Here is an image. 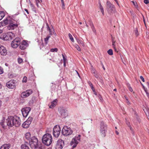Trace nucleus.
I'll list each match as a JSON object with an SVG mask.
<instances>
[{
  "instance_id": "e2e57ef3",
  "label": "nucleus",
  "mask_w": 149,
  "mask_h": 149,
  "mask_svg": "<svg viewBox=\"0 0 149 149\" xmlns=\"http://www.w3.org/2000/svg\"><path fill=\"white\" fill-rule=\"evenodd\" d=\"M147 86L148 87V88H149V83L147 82Z\"/></svg>"
},
{
  "instance_id": "c756f323",
  "label": "nucleus",
  "mask_w": 149,
  "mask_h": 149,
  "mask_svg": "<svg viewBox=\"0 0 149 149\" xmlns=\"http://www.w3.org/2000/svg\"><path fill=\"white\" fill-rule=\"evenodd\" d=\"M88 83L89 85L91 87L92 90H94V89H95L93 87V85L92 84V83L90 81L88 82Z\"/></svg>"
},
{
  "instance_id": "13d9d810",
  "label": "nucleus",
  "mask_w": 149,
  "mask_h": 149,
  "mask_svg": "<svg viewBox=\"0 0 149 149\" xmlns=\"http://www.w3.org/2000/svg\"><path fill=\"white\" fill-rule=\"evenodd\" d=\"M24 10H25V11H26V12L28 14H29V13L28 11V10L27 9H24Z\"/></svg>"
},
{
  "instance_id": "f03ea898",
  "label": "nucleus",
  "mask_w": 149,
  "mask_h": 149,
  "mask_svg": "<svg viewBox=\"0 0 149 149\" xmlns=\"http://www.w3.org/2000/svg\"><path fill=\"white\" fill-rule=\"evenodd\" d=\"M3 22L5 24H8L7 28L8 30H14L18 26L17 23L10 17H8L4 20Z\"/></svg>"
},
{
  "instance_id": "0e129e2a",
  "label": "nucleus",
  "mask_w": 149,
  "mask_h": 149,
  "mask_svg": "<svg viewBox=\"0 0 149 149\" xmlns=\"http://www.w3.org/2000/svg\"><path fill=\"white\" fill-rule=\"evenodd\" d=\"M116 133L117 135H118L119 134V132L117 131H116Z\"/></svg>"
},
{
  "instance_id": "2f4dec72",
  "label": "nucleus",
  "mask_w": 149,
  "mask_h": 149,
  "mask_svg": "<svg viewBox=\"0 0 149 149\" xmlns=\"http://www.w3.org/2000/svg\"><path fill=\"white\" fill-rule=\"evenodd\" d=\"M38 149H45V146L43 145H38Z\"/></svg>"
},
{
  "instance_id": "680f3d73",
  "label": "nucleus",
  "mask_w": 149,
  "mask_h": 149,
  "mask_svg": "<svg viewBox=\"0 0 149 149\" xmlns=\"http://www.w3.org/2000/svg\"><path fill=\"white\" fill-rule=\"evenodd\" d=\"M30 3L31 6L32 7L33 6V5L32 4L31 2H30Z\"/></svg>"
},
{
  "instance_id": "4d7b16f0",
  "label": "nucleus",
  "mask_w": 149,
  "mask_h": 149,
  "mask_svg": "<svg viewBox=\"0 0 149 149\" xmlns=\"http://www.w3.org/2000/svg\"><path fill=\"white\" fill-rule=\"evenodd\" d=\"M94 76L97 78L98 77V75L96 74L95 73L94 74Z\"/></svg>"
},
{
  "instance_id": "69168bd1",
  "label": "nucleus",
  "mask_w": 149,
  "mask_h": 149,
  "mask_svg": "<svg viewBox=\"0 0 149 149\" xmlns=\"http://www.w3.org/2000/svg\"><path fill=\"white\" fill-rule=\"evenodd\" d=\"M76 72H77V74L78 75V76H79V77H80V75H79V73L77 71H76Z\"/></svg>"
},
{
  "instance_id": "0eeeda50",
  "label": "nucleus",
  "mask_w": 149,
  "mask_h": 149,
  "mask_svg": "<svg viewBox=\"0 0 149 149\" xmlns=\"http://www.w3.org/2000/svg\"><path fill=\"white\" fill-rule=\"evenodd\" d=\"M81 135H79L76 136L72 140L70 144L71 145L73 144L72 147L75 148L77 145L78 143L80 140Z\"/></svg>"
},
{
  "instance_id": "09e8293b",
  "label": "nucleus",
  "mask_w": 149,
  "mask_h": 149,
  "mask_svg": "<svg viewBox=\"0 0 149 149\" xmlns=\"http://www.w3.org/2000/svg\"><path fill=\"white\" fill-rule=\"evenodd\" d=\"M52 31H52V30L51 29L50 31H49L50 34L52 35L53 33H54V30H53Z\"/></svg>"
},
{
  "instance_id": "f704fd0d",
  "label": "nucleus",
  "mask_w": 149,
  "mask_h": 149,
  "mask_svg": "<svg viewBox=\"0 0 149 149\" xmlns=\"http://www.w3.org/2000/svg\"><path fill=\"white\" fill-rule=\"evenodd\" d=\"M61 0V2L62 5V8L63 9H65L64 7H65V5L64 1H63V0Z\"/></svg>"
},
{
  "instance_id": "72a5a7b5",
  "label": "nucleus",
  "mask_w": 149,
  "mask_h": 149,
  "mask_svg": "<svg viewBox=\"0 0 149 149\" xmlns=\"http://www.w3.org/2000/svg\"><path fill=\"white\" fill-rule=\"evenodd\" d=\"M107 53L110 55H112L113 54V52L112 49H109Z\"/></svg>"
},
{
  "instance_id": "4468645a",
  "label": "nucleus",
  "mask_w": 149,
  "mask_h": 149,
  "mask_svg": "<svg viewBox=\"0 0 149 149\" xmlns=\"http://www.w3.org/2000/svg\"><path fill=\"white\" fill-rule=\"evenodd\" d=\"M32 119V117H29L27 120L22 124V127L26 128H28L31 124Z\"/></svg>"
},
{
  "instance_id": "c85d7f7f",
  "label": "nucleus",
  "mask_w": 149,
  "mask_h": 149,
  "mask_svg": "<svg viewBox=\"0 0 149 149\" xmlns=\"http://www.w3.org/2000/svg\"><path fill=\"white\" fill-rule=\"evenodd\" d=\"M50 36H48L44 39V41L45 44H47L48 42V40L50 38Z\"/></svg>"
},
{
  "instance_id": "f3484780",
  "label": "nucleus",
  "mask_w": 149,
  "mask_h": 149,
  "mask_svg": "<svg viewBox=\"0 0 149 149\" xmlns=\"http://www.w3.org/2000/svg\"><path fill=\"white\" fill-rule=\"evenodd\" d=\"M15 80H11L7 83L6 86L10 88H13L15 87Z\"/></svg>"
},
{
  "instance_id": "39448f33",
  "label": "nucleus",
  "mask_w": 149,
  "mask_h": 149,
  "mask_svg": "<svg viewBox=\"0 0 149 149\" xmlns=\"http://www.w3.org/2000/svg\"><path fill=\"white\" fill-rule=\"evenodd\" d=\"M107 130V125L103 121L100 122V130L101 136L104 137L106 136Z\"/></svg>"
},
{
  "instance_id": "1a4fd4ad",
  "label": "nucleus",
  "mask_w": 149,
  "mask_h": 149,
  "mask_svg": "<svg viewBox=\"0 0 149 149\" xmlns=\"http://www.w3.org/2000/svg\"><path fill=\"white\" fill-rule=\"evenodd\" d=\"M61 131V128L59 125L55 126L53 130V134L54 136L55 137H58L60 134Z\"/></svg>"
},
{
  "instance_id": "37998d69",
  "label": "nucleus",
  "mask_w": 149,
  "mask_h": 149,
  "mask_svg": "<svg viewBox=\"0 0 149 149\" xmlns=\"http://www.w3.org/2000/svg\"><path fill=\"white\" fill-rule=\"evenodd\" d=\"M62 56L63 58V62H66L67 59L64 56V55L63 54H62Z\"/></svg>"
},
{
  "instance_id": "6e6552de",
  "label": "nucleus",
  "mask_w": 149,
  "mask_h": 149,
  "mask_svg": "<svg viewBox=\"0 0 149 149\" xmlns=\"http://www.w3.org/2000/svg\"><path fill=\"white\" fill-rule=\"evenodd\" d=\"M61 132L63 135L67 136L71 134L72 133V131L70 128L65 126L62 129Z\"/></svg>"
},
{
  "instance_id": "b1692460",
  "label": "nucleus",
  "mask_w": 149,
  "mask_h": 149,
  "mask_svg": "<svg viewBox=\"0 0 149 149\" xmlns=\"http://www.w3.org/2000/svg\"><path fill=\"white\" fill-rule=\"evenodd\" d=\"M76 40H77V43L79 44V45H81L83 46H84V45L83 43V42L81 40L79 39L78 38H76Z\"/></svg>"
},
{
  "instance_id": "2eb2a0df",
  "label": "nucleus",
  "mask_w": 149,
  "mask_h": 149,
  "mask_svg": "<svg viewBox=\"0 0 149 149\" xmlns=\"http://www.w3.org/2000/svg\"><path fill=\"white\" fill-rule=\"evenodd\" d=\"M31 109L29 107H26L23 108L21 110L22 115L24 117H26L28 116Z\"/></svg>"
},
{
  "instance_id": "ea45409f",
  "label": "nucleus",
  "mask_w": 149,
  "mask_h": 149,
  "mask_svg": "<svg viewBox=\"0 0 149 149\" xmlns=\"http://www.w3.org/2000/svg\"><path fill=\"white\" fill-rule=\"evenodd\" d=\"M36 5L38 6V3H40L42 2L41 0H36Z\"/></svg>"
},
{
  "instance_id": "412c9836",
  "label": "nucleus",
  "mask_w": 149,
  "mask_h": 149,
  "mask_svg": "<svg viewBox=\"0 0 149 149\" xmlns=\"http://www.w3.org/2000/svg\"><path fill=\"white\" fill-rule=\"evenodd\" d=\"M58 100L57 99H55L51 102V104L49 106L50 108H53L56 105Z\"/></svg>"
},
{
  "instance_id": "393cba45",
  "label": "nucleus",
  "mask_w": 149,
  "mask_h": 149,
  "mask_svg": "<svg viewBox=\"0 0 149 149\" xmlns=\"http://www.w3.org/2000/svg\"><path fill=\"white\" fill-rule=\"evenodd\" d=\"M31 134L29 132H27L25 134V138L28 140H31Z\"/></svg>"
},
{
  "instance_id": "7ed1b4c3",
  "label": "nucleus",
  "mask_w": 149,
  "mask_h": 149,
  "mask_svg": "<svg viewBox=\"0 0 149 149\" xmlns=\"http://www.w3.org/2000/svg\"><path fill=\"white\" fill-rule=\"evenodd\" d=\"M42 140L44 144L47 146H49L52 142V136L50 134H46L42 136Z\"/></svg>"
},
{
  "instance_id": "473e14b6",
  "label": "nucleus",
  "mask_w": 149,
  "mask_h": 149,
  "mask_svg": "<svg viewBox=\"0 0 149 149\" xmlns=\"http://www.w3.org/2000/svg\"><path fill=\"white\" fill-rule=\"evenodd\" d=\"M74 46L79 51H81V49L78 45L77 44H75L74 45Z\"/></svg>"
},
{
  "instance_id": "58836bf2",
  "label": "nucleus",
  "mask_w": 149,
  "mask_h": 149,
  "mask_svg": "<svg viewBox=\"0 0 149 149\" xmlns=\"http://www.w3.org/2000/svg\"><path fill=\"white\" fill-rule=\"evenodd\" d=\"M58 51V49L56 48H54V49H52L50 50V51L51 52H57Z\"/></svg>"
},
{
  "instance_id": "4c0bfd02",
  "label": "nucleus",
  "mask_w": 149,
  "mask_h": 149,
  "mask_svg": "<svg viewBox=\"0 0 149 149\" xmlns=\"http://www.w3.org/2000/svg\"><path fill=\"white\" fill-rule=\"evenodd\" d=\"M0 124L1 125L2 127H3V128H5V125L4 124V121H2L0 123Z\"/></svg>"
},
{
  "instance_id": "de8ad7c7",
  "label": "nucleus",
  "mask_w": 149,
  "mask_h": 149,
  "mask_svg": "<svg viewBox=\"0 0 149 149\" xmlns=\"http://www.w3.org/2000/svg\"><path fill=\"white\" fill-rule=\"evenodd\" d=\"M134 31L136 35L137 36L138 35V30H137V29H136V30H135Z\"/></svg>"
},
{
  "instance_id": "423d86ee",
  "label": "nucleus",
  "mask_w": 149,
  "mask_h": 149,
  "mask_svg": "<svg viewBox=\"0 0 149 149\" xmlns=\"http://www.w3.org/2000/svg\"><path fill=\"white\" fill-rule=\"evenodd\" d=\"M106 4L108 13L110 14L114 13L115 11V9L114 6L108 1H107Z\"/></svg>"
},
{
  "instance_id": "3c124183",
  "label": "nucleus",
  "mask_w": 149,
  "mask_h": 149,
  "mask_svg": "<svg viewBox=\"0 0 149 149\" xmlns=\"http://www.w3.org/2000/svg\"><path fill=\"white\" fill-rule=\"evenodd\" d=\"M144 2L145 4H147L149 3V0H144Z\"/></svg>"
},
{
  "instance_id": "9d476101",
  "label": "nucleus",
  "mask_w": 149,
  "mask_h": 149,
  "mask_svg": "<svg viewBox=\"0 0 149 149\" xmlns=\"http://www.w3.org/2000/svg\"><path fill=\"white\" fill-rule=\"evenodd\" d=\"M15 37V34L11 32H8L3 35V39L5 40H11Z\"/></svg>"
},
{
  "instance_id": "5fc2aeb1",
  "label": "nucleus",
  "mask_w": 149,
  "mask_h": 149,
  "mask_svg": "<svg viewBox=\"0 0 149 149\" xmlns=\"http://www.w3.org/2000/svg\"><path fill=\"white\" fill-rule=\"evenodd\" d=\"M92 72L94 74L95 73V70L93 68H92Z\"/></svg>"
},
{
  "instance_id": "20e7f679",
  "label": "nucleus",
  "mask_w": 149,
  "mask_h": 149,
  "mask_svg": "<svg viewBox=\"0 0 149 149\" xmlns=\"http://www.w3.org/2000/svg\"><path fill=\"white\" fill-rule=\"evenodd\" d=\"M29 144L31 147L34 149H37L38 146V139L35 136L31 138L29 140Z\"/></svg>"
},
{
  "instance_id": "cd10ccee",
  "label": "nucleus",
  "mask_w": 149,
  "mask_h": 149,
  "mask_svg": "<svg viewBox=\"0 0 149 149\" xmlns=\"http://www.w3.org/2000/svg\"><path fill=\"white\" fill-rule=\"evenodd\" d=\"M4 16V13L3 11H0V20L2 19Z\"/></svg>"
},
{
  "instance_id": "a18cd8bd",
  "label": "nucleus",
  "mask_w": 149,
  "mask_h": 149,
  "mask_svg": "<svg viewBox=\"0 0 149 149\" xmlns=\"http://www.w3.org/2000/svg\"><path fill=\"white\" fill-rule=\"evenodd\" d=\"M126 123L128 125V126L130 127V129L131 130L132 129V127L130 126V125L129 123L127 121L126 122Z\"/></svg>"
},
{
  "instance_id": "a19ab883",
  "label": "nucleus",
  "mask_w": 149,
  "mask_h": 149,
  "mask_svg": "<svg viewBox=\"0 0 149 149\" xmlns=\"http://www.w3.org/2000/svg\"><path fill=\"white\" fill-rule=\"evenodd\" d=\"M89 22L90 25L91 26V28L94 27L93 23L91 21H89Z\"/></svg>"
},
{
  "instance_id": "603ef678",
  "label": "nucleus",
  "mask_w": 149,
  "mask_h": 149,
  "mask_svg": "<svg viewBox=\"0 0 149 149\" xmlns=\"http://www.w3.org/2000/svg\"><path fill=\"white\" fill-rule=\"evenodd\" d=\"M92 30V31H93L94 32V33H95V32H96V30L95 29V28H94V27H92L91 28Z\"/></svg>"
},
{
  "instance_id": "6ab92c4d",
  "label": "nucleus",
  "mask_w": 149,
  "mask_h": 149,
  "mask_svg": "<svg viewBox=\"0 0 149 149\" xmlns=\"http://www.w3.org/2000/svg\"><path fill=\"white\" fill-rule=\"evenodd\" d=\"M0 54L2 55L5 56L7 54V51L3 46L0 45Z\"/></svg>"
},
{
  "instance_id": "bb28decb",
  "label": "nucleus",
  "mask_w": 149,
  "mask_h": 149,
  "mask_svg": "<svg viewBox=\"0 0 149 149\" xmlns=\"http://www.w3.org/2000/svg\"><path fill=\"white\" fill-rule=\"evenodd\" d=\"M99 8L101 10V12L102 13V14L103 15H104V10L103 7L101 5L100 3H99Z\"/></svg>"
},
{
  "instance_id": "4be33fe9",
  "label": "nucleus",
  "mask_w": 149,
  "mask_h": 149,
  "mask_svg": "<svg viewBox=\"0 0 149 149\" xmlns=\"http://www.w3.org/2000/svg\"><path fill=\"white\" fill-rule=\"evenodd\" d=\"M10 147V144H5L2 145L0 148V149H9Z\"/></svg>"
},
{
  "instance_id": "49530a36",
  "label": "nucleus",
  "mask_w": 149,
  "mask_h": 149,
  "mask_svg": "<svg viewBox=\"0 0 149 149\" xmlns=\"http://www.w3.org/2000/svg\"><path fill=\"white\" fill-rule=\"evenodd\" d=\"M140 79L143 82H144L145 80L143 78V77L142 76H140Z\"/></svg>"
},
{
  "instance_id": "ddd939ff",
  "label": "nucleus",
  "mask_w": 149,
  "mask_h": 149,
  "mask_svg": "<svg viewBox=\"0 0 149 149\" xmlns=\"http://www.w3.org/2000/svg\"><path fill=\"white\" fill-rule=\"evenodd\" d=\"M58 110L61 116L65 117L68 116V111L66 109L60 107L58 108Z\"/></svg>"
},
{
  "instance_id": "c03bdc74",
  "label": "nucleus",
  "mask_w": 149,
  "mask_h": 149,
  "mask_svg": "<svg viewBox=\"0 0 149 149\" xmlns=\"http://www.w3.org/2000/svg\"><path fill=\"white\" fill-rule=\"evenodd\" d=\"M3 73V69L2 68L0 67V74Z\"/></svg>"
},
{
  "instance_id": "aec40b11",
  "label": "nucleus",
  "mask_w": 149,
  "mask_h": 149,
  "mask_svg": "<svg viewBox=\"0 0 149 149\" xmlns=\"http://www.w3.org/2000/svg\"><path fill=\"white\" fill-rule=\"evenodd\" d=\"M143 109L149 120V108L146 106V107L143 108Z\"/></svg>"
},
{
  "instance_id": "bf43d9fd",
  "label": "nucleus",
  "mask_w": 149,
  "mask_h": 149,
  "mask_svg": "<svg viewBox=\"0 0 149 149\" xmlns=\"http://www.w3.org/2000/svg\"><path fill=\"white\" fill-rule=\"evenodd\" d=\"M2 85L0 83V89H1L2 88Z\"/></svg>"
},
{
  "instance_id": "052dcab7",
  "label": "nucleus",
  "mask_w": 149,
  "mask_h": 149,
  "mask_svg": "<svg viewBox=\"0 0 149 149\" xmlns=\"http://www.w3.org/2000/svg\"><path fill=\"white\" fill-rule=\"evenodd\" d=\"M114 1H116V2L117 3V4L118 5L119 4H118V1L117 0H114Z\"/></svg>"
},
{
  "instance_id": "a878e982",
  "label": "nucleus",
  "mask_w": 149,
  "mask_h": 149,
  "mask_svg": "<svg viewBox=\"0 0 149 149\" xmlns=\"http://www.w3.org/2000/svg\"><path fill=\"white\" fill-rule=\"evenodd\" d=\"M21 149H30L29 147L26 144H24L21 146Z\"/></svg>"
},
{
  "instance_id": "f257e3e1",
  "label": "nucleus",
  "mask_w": 149,
  "mask_h": 149,
  "mask_svg": "<svg viewBox=\"0 0 149 149\" xmlns=\"http://www.w3.org/2000/svg\"><path fill=\"white\" fill-rule=\"evenodd\" d=\"M7 125L10 127L14 126L19 127L21 124V120L19 117L17 116H10L6 120Z\"/></svg>"
},
{
  "instance_id": "774afa93",
  "label": "nucleus",
  "mask_w": 149,
  "mask_h": 149,
  "mask_svg": "<svg viewBox=\"0 0 149 149\" xmlns=\"http://www.w3.org/2000/svg\"><path fill=\"white\" fill-rule=\"evenodd\" d=\"M64 62V67H65V65H65L66 62Z\"/></svg>"
},
{
  "instance_id": "e433bc0d",
  "label": "nucleus",
  "mask_w": 149,
  "mask_h": 149,
  "mask_svg": "<svg viewBox=\"0 0 149 149\" xmlns=\"http://www.w3.org/2000/svg\"><path fill=\"white\" fill-rule=\"evenodd\" d=\"M27 81V78L26 77H24L22 81L23 82H26Z\"/></svg>"
},
{
  "instance_id": "a211bd4d",
  "label": "nucleus",
  "mask_w": 149,
  "mask_h": 149,
  "mask_svg": "<svg viewBox=\"0 0 149 149\" xmlns=\"http://www.w3.org/2000/svg\"><path fill=\"white\" fill-rule=\"evenodd\" d=\"M20 44L21 45L19 46V48L22 50H24L29 45L27 42L26 40H23Z\"/></svg>"
},
{
  "instance_id": "79ce46f5",
  "label": "nucleus",
  "mask_w": 149,
  "mask_h": 149,
  "mask_svg": "<svg viewBox=\"0 0 149 149\" xmlns=\"http://www.w3.org/2000/svg\"><path fill=\"white\" fill-rule=\"evenodd\" d=\"M47 25V31H50L51 29H50V28L49 26V25L47 23L46 24Z\"/></svg>"
},
{
  "instance_id": "c9c22d12",
  "label": "nucleus",
  "mask_w": 149,
  "mask_h": 149,
  "mask_svg": "<svg viewBox=\"0 0 149 149\" xmlns=\"http://www.w3.org/2000/svg\"><path fill=\"white\" fill-rule=\"evenodd\" d=\"M23 60L22 59L20 58H18V61L19 63H21L22 62Z\"/></svg>"
},
{
  "instance_id": "9b49d317",
  "label": "nucleus",
  "mask_w": 149,
  "mask_h": 149,
  "mask_svg": "<svg viewBox=\"0 0 149 149\" xmlns=\"http://www.w3.org/2000/svg\"><path fill=\"white\" fill-rule=\"evenodd\" d=\"M21 40L18 38H16L11 43V46L12 47L16 48L20 44Z\"/></svg>"
},
{
  "instance_id": "dca6fc26",
  "label": "nucleus",
  "mask_w": 149,
  "mask_h": 149,
  "mask_svg": "<svg viewBox=\"0 0 149 149\" xmlns=\"http://www.w3.org/2000/svg\"><path fill=\"white\" fill-rule=\"evenodd\" d=\"M33 93L32 90L30 89L23 92L21 94V97L23 98H26L31 94Z\"/></svg>"
},
{
  "instance_id": "f8f14e48",
  "label": "nucleus",
  "mask_w": 149,
  "mask_h": 149,
  "mask_svg": "<svg viewBox=\"0 0 149 149\" xmlns=\"http://www.w3.org/2000/svg\"><path fill=\"white\" fill-rule=\"evenodd\" d=\"M64 146V142L61 139H59L57 142L55 148L56 149H62Z\"/></svg>"
},
{
  "instance_id": "5701e85b",
  "label": "nucleus",
  "mask_w": 149,
  "mask_h": 149,
  "mask_svg": "<svg viewBox=\"0 0 149 149\" xmlns=\"http://www.w3.org/2000/svg\"><path fill=\"white\" fill-rule=\"evenodd\" d=\"M115 42L116 41L114 40L113 39H112V46L113 47V48L114 49V51L116 52H118V50L117 49L116 47V45L115 44Z\"/></svg>"
},
{
  "instance_id": "864d4df0",
  "label": "nucleus",
  "mask_w": 149,
  "mask_h": 149,
  "mask_svg": "<svg viewBox=\"0 0 149 149\" xmlns=\"http://www.w3.org/2000/svg\"><path fill=\"white\" fill-rule=\"evenodd\" d=\"M129 90L131 92H132L133 91L132 88L130 86L129 87Z\"/></svg>"
},
{
  "instance_id": "8fccbe9b",
  "label": "nucleus",
  "mask_w": 149,
  "mask_h": 149,
  "mask_svg": "<svg viewBox=\"0 0 149 149\" xmlns=\"http://www.w3.org/2000/svg\"><path fill=\"white\" fill-rule=\"evenodd\" d=\"M145 91L146 92L147 97L149 99V92L148 93V92H147V91L146 90H145Z\"/></svg>"
},
{
  "instance_id": "338daca9",
  "label": "nucleus",
  "mask_w": 149,
  "mask_h": 149,
  "mask_svg": "<svg viewBox=\"0 0 149 149\" xmlns=\"http://www.w3.org/2000/svg\"><path fill=\"white\" fill-rule=\"evenodd\" d=\"M102 67L104 70H105V68L104 67L103 64H102Z\"/></svg>"
},
{
  "instance_id": "7c9ffc66",
  "label": "nucleus",
  "mask_w": 149,
  "mask_h": 149,
  "mask_svg": "<svg viewBox=\"0 0 149 149\" xmlns=\"http://www.w3.org/2000/svg\"><path fill=\"white\" fill-rule=\"evenodd\" d=\"M68 36L69 37V38L71 40V41L73 42H74V40L71 34L70 33H69Z\"/></svg>"
},
{
  "instance_id": "6e6d98bb",
  "label": "nucleus",
  "mask_w": 149,
  "mask_h": 149,
  "mask_svg": "<svg viewBox=\"0 0 149 149\" xmlns=\"http://www.w3.org/2000/svg\"><path fill=\"white\" fill-rule=\"evenodd\" d=\"M92 91H93L94 94H95V95H97V93H96V92H95V89H94V90H92Z\"/></svg>"
}]
</instances>
